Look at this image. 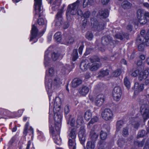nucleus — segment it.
Listing matches in <instances>:
<instances>
[{"mask_svg":"<svg viewBox=\"0 0 149 149\" xmlns=\"http://www.w3.org/2000/svg\"><path fill=\"white\" fill-rule=\"evenodd\" d=\"M61 99L58 97H56L54 100L53 104V111L54 115V118L55 121L54 126L55 129L56 130L59 131L60 129L61 126V122L62 119L61 115L58 112L61 109Z\"/></svg>","mask_w":149,"mask_h":149,"instance_id":"nucleus-1","label":"nucleus"},{"mask_svg":"<svg viewBox=\"0 0 149 149\" xmlns=\"http://www.w3.org/2000/svg\"><path fill=\"white\" fill-rule=\"evenodd\" d=\"M139 102L141 105V113L145 120L149 118V94L141 96Z\"/></svg>","mask_w":149,"mask_h":149,"instance_id":"nucleus-2","label":"nucleus"},{"mask_svg":"<svg viewBox=\"0 0 149 149\" xmlns=\"http://www.w3.org/2000/svg\"><path fill=\"white\" fill-rule=\"evenodd\" d=\"M82 3L81 0H77L76 2L69 5L68 9V12L72 15H75L77 13L78 15H83L82 11L80 9Z\"/></svg>","mask_w":149,"mask_h":149,"instance_id":"nucleus-3","label":"nucleus"},{"mask_svg":"<svg viewBox=\"0 0 149 149\" xmlns=\"http://www.w3.org/2000/svg\"><path fill=\"white\" fill-rule=\"evenodd\" d=\"M45 79L46 89L48 92H50L52 88H56L61 84V80L58 77H56L53 81L52 79H48L46 76Z\"/></svg>","mask_w":149,"mask_h":149,"instance_id":"nucleus-4","label":"nucleus"},{"mask_svg":"<svg viewBox=\"0 0 149 149\" xmlns=\"http://www.w3.org/2000/svg\"><path fill=\"white\" fill-rule=\"evenodd\" d=\"M35 17H40L42 15V0H34Z\"/></svg>","mask_w":149,"mask_h":149,"instance_id":"nucleus-5","label":"nucleus"},{"mask_svg":"<svg viewBox=\"0 0 149 149\" xmlns=\"http://www.w3.org/2000/svg\"><path fill=\"white\" fill-rule=\"evenodd\" d=\"M60 129L58 131L54 130V127L51 125L50 127V132L52 133L53 138L54 140L55 143L58 145L61 143V140L59 137V134Z\"/></svg>","mask_w":149,"mask_h":149,"instance_id":"nucleus-6","label":"nucleus"},{"mask_svg":"<svg viewBox=\"0 0 149 149\" xmlns=\"http://www.w3.org/2000/svg\"><path fill=\"white\" fill-rule=\"evenodd\" d=\"M91 25L95 30L101 31L104 28L105 24L102 22H99L94 18L91 19Z\"/></svg>","mask_w":149,"mask_h":149,"instance_id":"nucleus-7","label":"nucleus"},{"mask_svg":"<svg viewBox=\"0 0 149 149\" xmlns=\"http://www.w3.org/2000/svg\"><path fill=\"white\" fill-rule=\"evenodd\" d=\"M101 115L102 118L106 121L111 120L113 117V112L109 109H105L102 112Z\"/></svg>","mask_w":149,"mask_h":149,"instance_id":"nucleus-8","label":"nucleus"},{"mask_svg":"<svg viewBox=\"0 0 149 149\" xmlns=\"http://www.w3.org/2000/svg\"><path fill=\"white\" fill-rule=\"evenodd\" d=\"M122 91L119 86L115 87L112 92V95L114 99L116 101H119L121 98Z\"/></svg>","mask_w":149,"mask_h":149,"instance_id":"nucleus-9","label":"nucleus"},{"mask_svg":"<svg viewBox=\"0 0 149 149\" xmlns=\"http://www.w3.org/2000/svg\"><path fill=\"white\" fill-rule=\"evenodd\" d=\"M78 136L81 143L83 145H84L86 136L84 126H82L80 128V130L79 132Z\"/></svg>","mask_w":149,"mask_h":149,"instance_id":"nucleus-10","label":"nucleus"},{"mask_svg":"<svg viewBox=\"0 0 149 149\" xmlns=\"http://www.w3.org/2000/svg\"><path fill=\"white\" fill-rule=\"evenodd\" d=\"M137 18L139 23L141 24H144L146 23L147 20L144 17L143 11L141 9H139L137 12Z\"/></svg>","mask_w":149,"mask_h":149,"instance_id":"nucleus-11","label":"nucleus"},{"mask_svg":"<svg viewBox=\"0 0 149 149\" xmlns=\"http://www.w3.org/2000/svg\"><path fill=\"white\" fill-rule=\"evenodd\" d=\"M104 101V95L102 94H99L95 99V105L97 106L100 107L103 104Z\"/></svg>","mask_w":149,"mask_h":149,"instance_id":"nucleus-12","label":"nucleus"},{"mask_svg":"<svg viewBox=\"0 0 149 149\" xmlns=\"http://www.w3.org/2000/svg\"><path fill=\"white\" fill-rule=\"evenodd\" d=\"M149 73L148 70V69L139 72L138 77L139 80L141 81L146 79Z\"/></svg>","mask_w":149,"mask_h":149,"instance_id":"nucleus-13","label":"nucleus"},{"mask_svg":"<svg viewBox=\"0 0 149 149\" xmlns=\"http://www.w3.org/2000/svg\"><path fill=\"white\" fill-rule=\"evenodd\" d=\"M89 66V63L87 59L83 61L80 65V68L83 71L86 70Z\"/></svg>","mask_w":149,"mask_h":149,"instance_id":"nucleus-14","label":"nucleus"},{"mask_svg":"<svg viewBox=\"0 0 149 149\" xmlns=\"http://www.w3.org/2000/svg\"><path fill=\"white\" fill-rule=\"evenodd\" d=\"M89 88L87 86H83L81 87L79 89V94L83 96H85L88 93Z\"/></svg>","mask_w":149,"mask_h":149,"instance_id":"nucleus-15","label":"nucleus"},{"mask_svg":"<svg viewBox=\"0 0 149 149\" xmlns=\"http://www.w3.org/2000/svg\"><path fill=\"white\" fill-rule=\"evenodd\" d=\"M38 29L34 25L32 26L31 32V36L30 37V41H31L33 39L36 38L37 35Z\"/></svg>","mask_w":149,"mask_h":149,"instance_id":"nucleus-16","label":"nucleus"},{"mask_svg":"<svg viewBox=\"0 0 149 149\" xmlns=\"http://www.w3.org/2000/svg\"><path fill=\"white\" fill-rule=\"evenodd\" d=\"M108 10L107 9H101L99 12L98 16L101 18H106L108 16Z\"/></svg>","mask_w":149,"mask_h":149,"instance_id":"nucleus-17","label":"nucleus"},{"mask_svg":"<svg viewBox=\"0 0 149 149\" xmlns=\"http://www.w3.org/2000/svg\"><path fill=\"white\" fill-rule=\"evenodd\" d=\"M111 38L110 36H104L102 39L101 42L103 45H107L112 41Z\"/></svg>","mask_w":149,"mask_h":149,"instance_id":"nucleus-18","label":"nucleus"},{"mask_svg":"<svg viewBox=\"0 0 149 149\" xmlns=\"http://www.w3.org/2000/svg\"><path fill=\"white\" fill-rule=\"evenodd\" d=\"M145 33V31L144 30H142L141 31L140 35L138 36L136 40V41L138 43L144 42V37L143 36Z\"/></svg>","mask_w":149,"mask_h":149,"instance_id":"nucleus-19","label":"nucleus"},{"mask_svg":"<svg viewBox=\"0 0 149 149\" xmlns=\"http://www.w3.org/2000/svg\"><path fill=\"white\" fill-rule=\"evenodd\" d=\"M74 41V38L70 36H68L63 40L64 43L66 45H69L72 43Z\"/></svg>","mask_w":149,"mask_h":149,"instance_id":"nucleus-20","label":"nucleus"},{"mask_svg":"<svg viewBox=\"0 0 149 149\" xmlns=\"http://www.w3.org/2000/svg\"><path fill=\"white\" fill-rule=\"evenodd\" d=\"M61 0H50V3H53L52 4L53 6L52 9L53 10H55L56 8V9L58 8L59 6L60 5Z\"/></svg>","mask_w":149,"mask_h":149,"instance_id":"nucleus-21","label":"nucleus"},{"mask_svg":"<svg viewBox=\"0 0 149 149\" xmlns=\"http://www.w3.org/2000/svg\"><path fill=\"white\" fill-rule=\"evenodd\" d=\"M101 66V63H94L91 65L90 67V70L93 71H95L100 68Z\"/></svg>","mask_w":149,"mask_h":149,"instance_id":"nucleus-22","label":"nucleus"},{"mask_svg":"<svg viewBox=\"0 0 149 149\" xmlns=\"http://www.w3.org/2000/svg\"><path fill=\"white\" fill-rule=\"evenodd\" d=\"M63 8H62L61 10H59L56 16V24H57L59 22L61 23V21L62 20L61 14L63 12Z\"/></svg>","mask_w":149,"mask_h":149,"instance_id":"nucleus-23","label":"nucleus"},{"mask_svg":"<svg viewBox=\"0 0 149 149\" xmlns=\"http://www.w3.org/2000/svg\"><path fill=\"white\" fill-rule=\"evenodd\" d=\"M68 145L70 149H76V144L75 140L69 138L68 141Z\"/></svg>","mask_w":149,"mask_h":149,"instance_id":"nucleus-24","label":"nucleus"},{"mask_svg":"<svg viewBox=\"0 0 149 149\" xmlns=\"http://www.w3.org/2000/svg\"><path fill=\"white\" fill-rule=\"evenodd\" d=\"M109 74V71L108 70H101L98 73V77L101 78Z\"/></svg>","mask_w":149,"mask_h":149,"instance_id":"nucleus-25","label":"nucleus"},{"mask_svg":"<svg viewBox=\"0 0 149 149\" xmlns=\"http://www.w3.org/2000/svg\"><path fill=\"white\" fill-rule=\"evenodd\" d=\"M98 134L95 133L94 131H91L90 134L91 140L93 141H95L98 138Z\"/></svg>","mask_w":149,"mask_h":149,"instance_id":"nucleus-26","label":"nucleus"},{"mask_svg":"<svg viewBox=\"0 0 149 149\" xmlns=\"http://www.w3.org/2000/svg\"><path fill=\"white\" fill-rule=\"evenodd\" d=\"M82 81L81 79H75L72 81V86L74 88L76 87L82 83Z\"/></svg>","mask_w":149,"mask_h":149,"instance_id":"nucleus-27","label":"nucleus"},{"mask_svg":"<svg viewBox=\"0 0 149 149\" xmlns=\"http://www.w3.org/2000/svg\"><path fill=\"white\" fill-rule=\"evenodd\" d=\"M95 147V142L92 141H88L86 145V149H94Z\"/></svg>","mask_w":149,"mask_h":149,"instance_id":"nucleus-28","label":"nucleus"},{"mask_svg":"<svg viewBox=\"0 0 149 149\" xmlns=\"http://www.w3.org/2000/svg\"><path fill=\"white\" fill-rule=\"evenodd\" d=\"M132 6V4L127 1H124L122 3V6L124 9L130 8Z\"/></svg>","mask_w":149,"mask_h":149,"instance_id":"nucleus-29","label":"nucleus"},{"mask_svg":"<svg viewBox=\"0 0 149 149\" xmlns=\"http://www.w3.org/2000/svg\"><path fill=\"white\" fill-rule=\"evenodd\" d=\"M92 113L91 111L88 110L86 111L84 114V117L87 120H88L92 117Z\"/></svg>","mask_w":149,"mask_h":149,"instance_id":"nucleus-30","label":"nucleus"},{"mask_svg":"<svg viewBox=\"0 0 149 149\" xmlns=\"http://www.w3.org/2000/svg\"><path fill=\"white\" fill-rule=\"evenodd\" d=\"M70 70V68L69 65L66 64L62 67L61 71L63 74H65L67 72H68Z\"/></svg>","mask_w":149,"mask_h":149,"instance_id":"nucleus-31","label":"nucleus"},{"mask_svg":"<svg viewBox=\"0 0 149 149\" xmlns=\"http://www.w3.org/2000/svg\"><path fill=\"white\" fill-rule=\"evenodd\" d=\"M122 34L123 35V36L120 34H117L115 35V37L116 38L120 40H122L123 38H125L127 39H128V35L127 33H126L125 34Z\"/></svg>","mask_w":149,"mask_h":149,"instance_id":"nucleus-32","label":"nucleus"},{"mask_svg":"<svg viewBox=\"0 0 149 149\" xmlns=\"http://www.w3.org/2000/svg\"><path fill=\"white\" fill-rule=\"evenodd\" d=\"M124 83L125 86L128 89H129L130 88L131 84L130 83L129 79L127 77H125L124 78Z\"/></svg>","mask_w":149,"mask_h":149,"instance_id":"nucleus-33","label":"nucleus"},{"mask_svg":"<svg viewBox=\"0 0 149 149\" xmlns=\"http://www.w3.org/2000/svg\"><path fill=\"white\" fill-rule=\"evenodd\" d=\"M54 37L55 39L57 42H60L61 40V33L59 32H56L54 34Z\"/></svg>","mask_w":149,"mask_h":149,"instance_id":"nucleus-34","label":"nucleus"},{"mask_svg":"<svg viewBox=\"0 0 149 149\" xmlns=\"http://www.w3.org/2000/svg\"><path fill=\"white\" fill-rule=\"evenodd\" d=\"M72 59L74 61H75L78 58V53L77 50L76 49L73 50V53L72 55Z\"/></svg>","mask_w":149,"mask_h":149,"instance_id":"nucleus-35","label":"nucleus"},{"mask_svg":"<svg viewBox=\"0 0 149 149\" xmlns=\"http://www.w3.org/2000/svg\"><path fill=\"white\" fill-rule=\"evenodd\" d=\"M69 139L70 138L72 139H74L75 140L76 137V134L75 131L74 129H72L71 130L69 134Z\"/></svg>","mask_w":149,"mask_h":149,"instance_id":"nucleus-36","label":"nucleus"},{"mask_svg":"<svg viewBox=\"0 0 149 149\" xmlns=\"http://www.w3.org/2000/svg\"><path fill=\"white\" fill-rule=\"evenodd\" d=\"M123 124V122L122 120H120L117 121L116 124V130L117 131H119L120 129L122 127Z\"/></svg>","mask_w":149,"mask_h":149,"instance_id":"nucleus-37","label":"nucleus"},{"mask_svg":"<svg viewBox=\"0 0 149 149\" xmlns=\"http://www.w3.org/2000/svg\"><path fill=\"white\" fill-rule=\"evenodd\" d=\"M144 41L145 42V45L147 46H149V29L148 31L146 36L144 37Z\"/></svg>","mask_w":149,"mask_h":149,"instance_id":"nucleus-38","label":"nucleus"},{"mask_svg":"<svg viewBox=\"0 0 149 149\" xmlns=\"http://www.w3.org/2000/svg\"><path fill=\"white\" fill-rule=\"evenodd\" d=\"M98 120V118L96 116H94L93 118H92L91 120L88 123V125H90L91 124H93L94 123L96 122Z\"/></svg>","mask_w":149,"mask_h":149,"instance_id":"nucleus-39","label":"nucleus"},{"mask_svg":"<svg viewBox=\"0 0 149 149\" xmlns=\"http://www.w3.org/2000/svg\"><path fill=\"white\" fill-rule=\"evenodd\" d=\"M137 45H138V49L139 51H142L144 50V44H145V42L144 41V43H138L136 42Z\"/></svg>","mask_w":149,"mask_h":149,"instance_id":"nucleus-40","label":"nucleus"},{"mask_svg":"<svg viewBox=\"0 0 149 149\" xmlns=\"http://www.w3.org/2000/svg\"><path fill=\"white\" fill-rule=\"evenodd\" d=\"M59 56V53L54 52L52 54V58L54 61H55L58 59Z\"/></svg>","mask_w":149,"mask_h":149,"instance_id":"nucleus-41","label":"nucleus"},{"mask_svg":"<svg viewBox=\"0 0 149 149\" xmlns=\"http://www.w3.org/2000/svg\"><path fill=\"white\" fill-rule=\"evenodd\" d=\"M54 70L52 68H49L48 71H46V74H48V75L50 76H53L54 74Z\"/></svg>","mask_w":149,"mask_h":149,"instance_id":"nucleus-42","label":"nucleus"},{"mask_svg":"<svg viewBox=\"0 0 149 149\" xmlns=\"http://www.w3.org/2000/svg\"><path fill=\"white\" fill-rule=\"evenodd\" d=\"M145 140L143 139L142 141L139 142L137 141H135L134 143L135 145L139 147H141L143 146Z\"/></svg>","mask_w":149,"mask_h":149,"instance_id":"nucleus-43","label":"nucleus"},{"mask_svg":"<svg viewBox=\"0 0 149 149\" xmlns=\"http://www.w3.org/2000/svg\"><path fill=\"white\" fill-rule=\"evenodd\" d=\"M93 2V0H84L83 3V8H85L88 5L90 4Z\"/></svg>","mask_w":149,"mask_h":149,"instance_id":"nucleus-44","label":"nucleus"},{"mask_svg":"<svg viewBox=\"0 0 149 149\" xmlns=\"http://www.w3.org/2000/svg\"><path fill=\"white\" fill-rule=\"evenodd\" d=\"M100 136L101 139L102 140H104L107 138V134L105 132H104L103 131H102L101 132Z\"/></svg>","mask_w":149,"mask_h":149,"instance_id":"nucleus-45","label":"nucleus"},{"mask_svg":"<svg viewBox=\"0 0 149 149\" xmlns=\"http://www.w3.org/2000/svg\"><path fill=\"white\" fill-rule=\"evenodd\" d=\"M86 37L88 40H91L93 38V36L91 33L90 32H88L86 33Z\"/></svg>","mask_w":149,"mask_h":149,"instance_id":"nucleus-46","label":"nucleus"},{"mask_svg":"<svg viewBox=\"0 0 149 149\" xmlns=\"http://www.w3.org/2000/svg\"><path fill=\"white\" fill-rule=\"evenodd\" d=\"M90 60L92 62L95 61L99 62L100 61V59L97 56H94L93 57H91L90 58Z\"/></svg>","mask_w":149,"mask_h":149,"instance_id":"nucleus-47","label":"nucleus"},{"mask_svg":"<svg viewBox=\"0 0 149 149\" xmlns=\"http://www.w3.org/2000/svg\"><path fill=\"white\" fill-rule=\"evenodd\" d=\"M91 15V12L87 11L84 13L83 15V16L85 18L84 19H87Z\"/></svg>","mask_w":149,"mask_h":149,"instance_id":"nucleus-48","label":"nucleus"},{"mask_svg":"<svg viewBox=\"0 0 149 149\" xmlns=\"http://www.w3.org/2000/svg\"><path fill=\"white\" fill-rule=\"evenodd\" d=\"M88 22V20L87 19H84L82 21L81 28L82 29H84L86 26Z\"/></svg>","mask_w":149,"mask_h":149,"instance_id":"nucleus-49","label":"nucleus"},{"mask_svg":"<svg viewBox=\"0 0 149 149\" xmlns=\"http://www.w3.org/2000/svg\"><path fill=\"white\" fill-rule=\"evenodd\" d=\"M118 144L120 147H122L125 145V141L123 140L119 139L118 141Z\"/></svg>","mask_w":149,"mask_h":149,"instance_id":"nucleus-50","label":"nucleus"},{"mask_svg":"<svg viewBox=\"0 0 149 149\" xmlns=\"http://www.w3.org/2000/svg\"><path fill=\"white\" fill-rule=\"evenodd\" d=\"M139 73V70H136L132 72L131 74V75L132 76L135 77H136Z\"/></svg>","mask_w":149,"mask_h":149,"instance_id":"nucleus-51","label":"nucleus"},{"mask_svg":"<svg viewBox=\"0 0 149 149\" xmlns=\"http://www.w3.org/2000/svg\"><path fill=\"white\" fill-rule=\"evenodd\" d=\"M70 107L68 105H66L64 108V112L65 114H68L70 111Z\"/></svg>","mask_w":149,"mask_h":149,"instance_id":"nucleus-52","label":"nucleus"},{"mask_svg":"<svg viewBox=\"0 0 149 149\" xmlns=\"http://www.w3.org/2000/svg\"><path fill=\"white\" fill-rule=\"evenodd\" d=\"M128 135L127 128H124L123 131V135L124 136H127Z\"/></svg>","mask_w":149,"mask_h":149,"instance_id":"nucleus-53","label":"nucleus"},{"mask_svg":"<svg viewBox=\"0 0 149 149\" xmlns=\"http://www.w3.org/2000/svg\"><path fill=\"white\" fill-rule=\"evenodd\" d=\"M38 23L39 25H43L45 23L44 19L42 18H40L38 20Z\"/></svg>","mask_w":149,"mask_h":149,"instance_id":"nucleus-54","label":"nucleus"},{"mask_svg":"<svg viewBox=\"0 0 149 149\" xmlns=\"http://www.w3.org/2000/svg\"><path fill=\"white\" fill-rule=\"evenodd\" d=\"M121 73L120 71L116 70L113 73V75L115 77H117L119 76Z\"/></svg>","mask_w":149,"mask_h":149,"instance_id":"nucleus-55","label":"nucleus"},{"mask_svg":"<svg viewBox=\"0 0 149 149\" xmlns=\"http://www.w3.org/2000/svg\"><path fill=\"white\" fill-rule=\"evenodd\" d=\"M145 133V131L144 130H142L141 132H139L137 136V138H139L141 137H143L144 136V134Z\"/></svg>","mask_w":149,"mask_h":149,"instance_id":"nucleus-56","label":"nucleus"},{"mask_svg":"<svg viewBox=\"0 0 149 149\" xmlns=\"http://www.w3.org/2000/svg\"><path fill=\"white\" fill-rule=\"evenodd\" d=\"M83 120L82 118H80L79 119H77V123L78 125H81L82 122Z\"/></svg>","mask_w":149,"mask_h":149,"instance_id":"nucleus-57","label":"nucleus"},{"mask_svg":"<svg viewBox=\"0 0 149 149\" xmlns=\"http://www.w3.org/2000/svg\"><path fill=\"white\" fill-rule=\"evenodd\" d=\"M110 0H101V2L103 5H105L107 4L109 2Z\"/></svg>","mask_w":149,"mask_h":149,"instance_id":"nucleus-58","label":"nucleus"},{"mask_svg":"<svg viewBox=\"0 0 149 149\" xmlns=\"http://www.w3.org/2000/svg\"><path fill=\"white\" fill-rule=\"evenodd\" d=\"M84 46L82 45L80 46L79 48V54L81 55L82 54V51L83 50Z\"/></svg>","mask_w":149,"mask_h":149,"instance_id":"nucleus-59","label":"nucleus"},{"mask_svg":"<svg viewBox=\"0 0 149 149\" xmlns=\"http://www.w3.org/2000/svg\"><path fill=\"white\" fill-rule=\"evenodd\" d=\"M139 86V83L137 82H136L134 84V87L135 91L137 90Z\"/></svg>","mask_w":149,"mask_h":149,"instance_id":"nucleus-60","label":"nucleus"},{"mask_svg":"<svg viewBox=\"0 0 149 149\" xmlns=\"http://www.w3.org/2000/svg\"><path fill=\"white\" fill-rule=\"evenodd\" d=\"M144 88V85L143 84H141L137 90L139 91H142Z\"/></svg>","mask_w":149,"mask_h":149,"instance_id":"nucleus-61","label":"nucleus"},{"mask_svg":"<svg viewBox=\"0 0 149 149\" xmlns=\"http://www.w3.org/2000/svg\"><path fill=\"white\" fill-rule=\"evenodd\" d=\"M48 59V57L46 56L45 55V66L46 67L47 66V65L48 64V63L47 61Z\"/></svg>","mask_w":149,"mask_h":149,"instance_id":"nucleus-62","label":"nucleus"},{"mask_svg":"<svg viewBox=\"0 0 149 149\" xmlns=\"http://www.w3.org/2000/svg\"><path fill=\"white\" fill-rule=\"evenodd\" d=\"M132 125H133L134 127L136 129L138 128L139 125V123L137 122L132 123Z\"/></svg>","mask_w":149,"mask_h":149,"instance_id":"nucleus-63","label":"nucleus"},{"mask_svg":"<svg viewBox=\"0 0 149 149\" xmlns=\"http://www.w3.org/2000/svg\"><path fill=\"white\" fill-rule=\"evenodd\" d=\"M127 29L128 30V31L130 32L132 31V26L130 25H128L127 27Z\"/></svg>","mask_w":149,"mask_h":149,"instance_id":"nucleus-64","label":"nucleus"}]
</instances>
